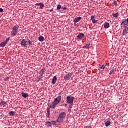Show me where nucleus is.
Instances as JSON below:
<instances>
[{
  "label": "nucleus",
  "mask_w": 128,
  "mask_h": 128,
  "mask_svg": "<svg viewBox=\"0 0 128 128\" xmlns=\"http://www.w3.org/2000/svg\"><path fill=\"white\" fill-rule=\"evenodd\" d=\"M114 72V70H112L110 72V76H112V74H113Z\"/></svg>",
  "instance_id": "nucleus-26"
},
{
  "label": "nucleus",
  "mask_w": 128,
  "mask_h": 128,
  "mask_svg": "<svg viewBox=\"0 0 128 128\" xmlns=\"http://www.w3.org/2000/svg\"><path fill=\"white\" fill-rule=\"evenodd\" d=\"M65 106H68V104H66Z\"/></svg>",
  "instance_id": "nucleus-38"
},
{
  "label": "nucleus",
  "mask_w": 128,
  "mask_h": 128,
  "mask_svg": "<svg viewBox=\"0 0 128 128\" xmlns=\"http://www.w3.org/2000/svg\"><path fill=\"white\" fill-rule=\"evenodd\" d=\"M63 10H64V8H63Z\"/></svg>",
  "instance_id": "nucleus-40"
},
{
  "label": "nucleus",
  "mask_w": 128,
  "mask_h": 128,
  "mask_svg": "<svg viewBox=\"0 0 128 128\" xmlns=\"http://www.w3.org/2000/svg\"><path fill=\"white\" fill-rule=\"evenodd\" d=\"M52 124H54H54H56V122L54 121H52V122H51Z\"/></svg>",
  "instance_id": "nucleus-33"
},
{
  "label": "nucleus",
  "mask_w": 128,
  "mask_h": 128,
  "mask_svg": "<svg viewBox=\"0 0 128 128\" xmlns=\"http://www.w3.org/2000/svg\"><path fill=\"white\" fill-rule=\"evenodd\" d=\"M47 112L46 118H50V108H47Z\"/></svg>",
  "instance_id": "nucleus-13"
},
{
  "label": "nucleus",
  "mask_w": 128,
  "mask_h": 128,
  "mask_svg": "<svg viewBox=\"0 0 128 128\" xmlns=\"http://www.w3.org/2000/svg\"><path fill=\"white\" fill-rule=\"evenodd\" d=\"M46 68H43L40 71V76H44V72H46Z\"/></svg>",
  "instance_id": "nucleus-11"
},
{
  "label": "nucleus",
  "mask_w": 128,
  "mask_h": 128,
  "mask_svg": "<svg viewBox=\"0 0 128 128\" xmlns=\"http://www.w3.org/2000/svg\"><path fill=\"white\" fill-rule=\"evenodd\" d=\"M106 65H102V66H101L100 67V68L101 69V70H104L105 68H106Z\"/></svg>",
  "instance_id": "nucleus-21"
},
{
  "label": "nucleus",
  "mask_w": 128,
  "mask_h": 128,
  "mask_svg": "<svg viewBox=\"0 0 128 128\" xmlns=\"http://www.w3.org/2000/svg\"><path fill=\"white\" fill-rule=\"evenodd\" d=\"M74 97L68 96L67 98V102L68 104H74Z\"/></svg>",
  "instance_id": "nucleus-6"
},
{
  "label": "nucleus",
  "mask_w": 128,
  "mask_h": 128,
  "mask_svg": "<svg viewBox=\"0 0 128 128\" xmlns=\"http://www.w3.org/2000/svg\"><path fill=\"white\" fill-rule=\"evenodd\" d=\"M60 100H62V97L59 96L56 98L54 100V102L50 105V108H53L54 110H56V106L58 105V104H60Z\"/></svg>",
  "instance_id": "nucleus-2"
},
{
  "label": "nucleus",
  "mask_w": 128,
  "mask_h": 128,
  "mask_svg": "<svg viewBox=\"0 0 128 128\" xmlns=\"http://www.w3.org/2000/svg\"><path fill=\"white\" fill-rule=\"evenodd\" d=\"M8 80H10V78L7 77L4 79V80H6V82H8Z\"/></svg>",
  "instance_id": "nucleus-30"
},
{
  "label": "nucleus",
  "mask_w": 128,
  "mask_h": 128,
  "mask_svg": "<svg viewBox=\"0 0 128 128\" xmlns=\"http://www.w3.org/2000/svg\"><path fill=\"white\" fill-rule=\"evenodd\" d=\"M110 124H112V122H110V121H107L105 122V125L106 127L110 126Z\"/></svg>",
  "instance_id": "nucleus-16"
},
{
  "label": "nucleus",
  "mask_w": 128,
  "mask_h": 128,
  "mask_svg": "<svg viewBox=\"0 0 128 128\" xmlns=\"http://www.w3.org/2000/svg\"><path fill=\"white\" fill-rule=\"evenodd\" d=\"M21 46L22 48H26L28 46V42L26 40H23L20 43Z\"/></svg>",
  "instance_id": "nucleus-7"
},
{
  "label": "nucleus",
  "mask_w": 128,
  "mask_h": 128,
  "mask_svg": "<svg viewBox=\"0 0 128 128\" xmlns=\"http://www.w3.org/2000/svg\"><path fill=\"white\" fill-rule=\"evenodd\" d=\"M114 4H116V2H114Z\"/></svg>",
  "instance_id": "nucleus-37"
},
{
  "label": "nucleus",
  "mask_w": 128,
  "mask_h": 128,
  "mask_svg": "<svg viewBox=\"0 0 128 128\" xmlns=\"http://www.w3.org/2000/svg\"><path fill=\"white\" fill-rule=\"evenodd\" d=\"M40 6L41 10H44V4L42 3L40 5Z\"/></svg>",
  "instance_id": "nucleus-24"
},
{
  "label": "nucleus",
  "mask_w": 128,
  "mask_h": 128,
  "mask_svg": "<svg viewBox=\"0 0 128 128\" xmlns=\"http://www.w3.org/2000/svg\"><path fill=\"white\" fill-rule=\"evenodd\" d=\"M72 74H68L66 76L64 77L65 80H70L72 78Z\"/></svg>",
  "instance_id": "nucleus-9"
},
{
  "label": "nucleus",
  "mask_w": 128,
  "mask_h": 128,
  "mask_svg": "<svg viewBox=\"0 0 128 128\" xmlns=\"http://www.w3.org/2000/svg\"><path fill=\"white\" fill-rule=\"evenodd\" d=\"M80 20H82V17H78L77 18H76L74 20V24H76L80 22Z\"/></svg>",
  "instance_id": "nucleus-10"
},
{
  "label": "nucleus",
  "mask_w": 128,
  "mask_h": 128,
  "mask_svg": "<svg viewBox=\"0 0 128 128\" xmlns=\"http://www.w3.org/2000/svg\"><path fill=\"white\" fill-rule=\"evenodd\" d=\"M28 44L30 46H32V42L30 41V40H28Z\"/></svg>",
  "instance_id": "nucleus-19"
},
{
  "label": "nucleus",
  "mask_w": 128,
  "mask_h": 128,
  "mask_svg": "<svg viewBox=\"0 0 128 128\" xmlns=\"http://www.w3.org/2000/svg\"><path fill=\"white\" fill-rule=\"evenodd\" d=\"M18 28L16 26L13 27L12 30L11 32V34L12 36H16L18 33Z\"/></svg>",
  "instance_id": "nucleus-4"
},
{
  "label": "nucleus",
  "mask_w": 128,
  "mask_h": 128,
  "mask_svg": "<svg viewBox=\"0 0 128 128\" xmlns=\"http://www.w3.org/2000/svg\"><path fill=\"white\" fill-rule=\"evenodd\" d=\"M0 12H4V9L0 8Z\"/></svg>",
  "instance_id": "nucleus-32"
},
{
  "label": "nucleus",
  "mask_w": 128,
  "mask_h": 128,
  "mask_svg": "<svg viewBox=\"0 0 128 128\" xmlns=\"http://www.w3.org/2000/svg\"><path fill=\"white\" fill-rule=\"evenodd\" d=\"M0 36H1V35H0Z\"/></svg>",
  "instance_id": "nucleus-41"
},
{
  "label": "nucleus",
  "mask_w": 128,
  "mask_h": 128,
  "mask_svg": "<svg viewBox=\"0 0 128 128\" xmlns=\"http://www.w3.org/2000/svg\"><path fill=\"white\" fill-rule=\"evenodd\" d=\"M10 38L8 37L6 38V41L2 42L0 44V46L1 48H4V46H6V44H8V42H10Z\"/></svg>",
  "instance_id": "nucleus-5"
},
{
  "label": "nucleus",
  "mask_w": 128,
  "mask_h": 128,
  "mask_svg": "<svg viewBox=\"0 0 128 128\" xmlns=\"http://www.w3.org/2000/svg\"><path fill=\"white\" fill-rule=\"evenodd\" d=\"M4 104H6V102H5L2 101V102L0 103V106H4Z\"/></svg>",
  "instance_id": "nucleus-23"
},
{
  "label": "nucleus",
  "mask_w": 128,
  "mask_h": 128,
  "mask_svg": "<svg viewBox=\"0 0 128 128\" xmlns=\"http://www.w3.org/2000/svg\"><path fill=\"white\" fill-rule=\"evenodd\" d=\"M110 24L108 22H106L104 24V28H110Z\"/></svg>",
  "instance_id": "nucleus-15"
},
{
  "label": "nucleus",
  "mask_w": 128,
  "mask_h": 128,
  "mask_svg": "<svg viewBox=\"0 0 128 128\" xmlns=\"http://www.w3.org/2000/svg\"><path fill=\"white\" fill-rule=\"evenodd\" d=\"M74 26H76V28H78V25L77 24H74Z\"/></svg>",
  "instance_id": "nucleus-35"
},
{
  "label": "nucleus",
  "mask_w": 128,
  "mask_h": 128,
  "mask_svg": "<svg viewBox=\"0 0 128 128\" xmlns=\"http://www.w3.org/2000/svg\"><path fill=\"white\" fill-rule=\"evenodd\" d=\"M64 10H66V8H64Z\"/></svg>",
  "instance_id": "nucleus-39"
},
{
  "label": "nucleus",
  "mask_w": 128,
  "mask_h": 128,
  "mask_svg": "<svg viewBox=\"0 0 128 128\" xmlns=\"http://www.w3.org/2000/svg\"><path fill=\"white\" fill-rule=\"evenodd\" d=\"M38 40L41 42H42L44 41V36H41L39 37Z\"/></svg>",
  "instance_id": "nucleus-18"
},
{
  "label": "nucleus",
  "mask_w": 128,
  "mask_h": 128,
  "mask_svg": "<svg viewBox=\"0 0 128 128\" xmlns=\"http://www.w3.org/2000/svg\"><path fill=\"white\" fill-rule=\"evenodd\" d=\"M84 34L82 33H80L78 36H77V38L78 40H82V38H84Z\"/></svg>",
  "instance_id": "nucleus-8"
},
{
  "label": "nucleus",
  "mask_w": 128,
  "mask_h": 128,
  "mask_svg": "<svg viewBox=\"0 0 128 128\" xmlns=\"http://www.w3.org/2000/svg\"><path fill=\"white\" fill-rule=\"evenodd\" d=\"M64 112L61 113L60 114L59 117L57 120V122L62 124V122H64Z\"/></svg>",
  "instance_id": "nucleus-3"
},
{
  "label": "nucleus",
  "mask_w": 128,
  "mask_h": 128,
  "mask_svg": "<svg viewBox=\"0 0 128 128\" xmlns=\"http://www.w3.org/2000/svg\"><path fill=\"white\" fill-rule=\"evenodd\" d=\"M92 22L93 24H96L98 21L95 20V19H94V20H92Z\"/></svg>",
  "instance_id": "nucleus-29"
},
{
  "label": "nucleus",
  "mask_w": 128,
  "mask_h": 128,
  "mask_svg": "<svg viewBox=\"0 0 128 128\" xmlns=\"http://www.w3.org/2000/svg\"><path fill=\"white\" fill-rule=\"evenodd\" d=\"M90 45L89 44H86L85 46V48L86 50H90Z\"/></svg>",
  "instance_id": "nucleus-20"
},
{
  "label": "nucleus",
  "mask_w": 128,
  "mask_h": 128,
  "mask_svg": "<svg viewBox=\"0 0 128 128\" xmlns=\"http://www.w3.org/2000/svg\"><path fill=\"white\" fill-rule=\"evenodd\" d=\"M50 12H54V9H52L50 10Z\"/></svg>",
  "instance_id": "nucleus-36"
},
{
  "label": "nucleus",
  "mask_w": 128,
  "mask_h": 128,
  "mask_svg": "<svg viewBox=\"0 0 128 128\" xmlns=\"http://www.w3.org/2000/svg\"><path fill=\"white\" fill-rule=\"evenodd\" d=\"M119 16V14L118 13H116V14H114L113 16L114 18H118Z\"/></svg>",
  "instance_id": "nucleus-22"
},
{
  "label": "nucleus",
  "mask_w": 128,
  "mask_h": 128,
  "mask_svg": "<svg viewBox=\"0 0 128 128\" xmlns=\"http://www.w3.org/2000/svg\"><path fill=\"white\" fill-rule=\"evenodd\" d=\"M16 112L12 111L9 113V114L11 116H16Z\"/></svg>",
  "instance_id": "nucleus-17"
},
{
  "label": "nucleus",
  "mask_w": 128,
  "mask_h": 128,
  "mask_svg": "<svg viewBox=\"0 0 128 128\" xmlns=\"http://www.w3.org/2000/svg\"><path fill=\"white\" fill-rule=\"evenodd\" d=\"M58 8V10H60V8H62V6L58 5V8Z\"/></svg>",
  "instance_id": "nucleus-28"
},
{
  "label": "nucleus",
  "mask_w": 128,
  "mask_h": 128,
  "mask_svg": "<svg viewBox=\"0 0 128 128\" xmlns=\"http://www.w3.org/2000/svg\"><path fill=\"white\" fill-rule=\"evenodd\" d=\"M42 4V3H38L35 4L36 6H40V5Z\"/></svg>",
  "instance_id": "nucleus-27"
},
{
  "label": "nucleus",
  "mask_w": 128,
  "mask_h": 128,
  "mask_svg": "<svg viewBox=\"0 0 128 128\" xmlns=\"http://www.w3.org/2000/svg\"><path fill=\"white\" fill-rule=\"evenodd\" d=\"M72 104H70V108H72Z\"/></svg>",
  "instance_id": "nucleus-34"
},
{
  "label": "nucleus",
  "mask_w": 128,
  "mask_h": 128,
  "mask_svg": "<svg viewBox=\"0 0 128 128\" xmlns=\"http://www.w3.org/2000/svg\"><path fill=\"white\" fill-rule=\"evenodd\" d=\"M48 126H52V122H48L46 124Z\"/></svg>",
  "instance_id": "nucleus-25"
},
{
  "label": "nucleus",
  "mask_w": 128,
  "mask_h": 128,
  "mask_svg": "<svg viewBox=\"0 0 128 128\" xmlns=\"http://www.w3.org/2000/svg\"><path fill=\"white\" fill-rule=\"evenodd\" d=\"M22 96L24 98H28V94L22 92Z\"/></svg>",
  "instance_id": "nucleus-14"
},
{
  "label": "nucleus",
  "mask_w": 128,
  "mask_h": 128,
  "mask_svg": "<svg viewBox=\"0 0 128 128\" xmlns=\"http://www.w3.org/2000/svg\"><path fill=\"white\" fill-rule=\"evenodd\" d=\"M94 20V16H92V18H91V20Z\"/></svg>",
  "instance_id": "nucleus-31"
},
{
  "label": "nucleus",
  "mask_w": 128,
  "mask_h": 128,
  "mask_svg": "<svg viewBox=\"0 0 128 128\" xmlns=\"http://www.w3.org/2000/svg\"><path fill=\"white\" fill-rule=\"evenodd\" d=\"M121 26H124L123 36H126L128 34V18L123 20Z\"/></svg>",
  "instance_id": "nucleus-1"
},
{
  "label": "nucleus",
  "mask_w": 128,
  "mask_h": 128,
  "mask_svg": "<svg viewBox=\"0 0 128 128\" xmlns=\"http://www.w3.org/2000/svg\"><path fill=\"white\" fill-rule=\"evenodd\" d=\"M56 80H58V78H56V76H54L52 81V84H56Z\"/></svg>",
  "instance_id": "nucleus-12"
}]
</instances>
